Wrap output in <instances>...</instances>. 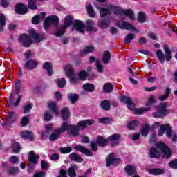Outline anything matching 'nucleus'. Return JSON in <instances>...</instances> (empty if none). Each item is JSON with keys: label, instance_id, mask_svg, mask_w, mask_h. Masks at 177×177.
<instances>
[{"label": "nucleus", "instance_id": "f257e3e1", "mask_svg": "<svg viewBox=\"0 0 177 177\" xmlns=\"http://www.w3.org/2000/svg\"><path fill=\"white\" fill-rule=\"evenodd\" d=\"M95 124L93 120H85L80 121L76 126L68 124V122H63L60 126V132L67 131L70 136H78L80 129H85L88 125H93Z\"/></svg>", "mask_w": 177, "mask_h": 177}, {"label": "nucleus", "instance_id": "f03ea898", "mask_svg": "<svg viewBox=\"0 0 177 177\" xmlns=\"http://www.w3.org/2000/svg\"><path fill=\"white\" fill-rule=\"evenodd\" d=\"M149 154L152 158H157V157H160V154H162L164 158H170L172 156L171 149L164 142H158L156 149L151 148L149 150Z\"/></svg>", "mask_w": 177, "mask_h": 177}, {"label": "nucleus", "instance_id": "7ed1b4c3", "mask_svg": "<svg viewBox=\"0 0 177 177\" xmlns=\"http://www.w3.org/2000/svg\"><path fill=\"white\" fill-rule=\"evenodd\" d=\"M30 35H22L19 37V42L22 44L23 46L25 48H29L31 45V37L35 39V42L37 44L41 42L43 39H45V35H39L38 33H35V30L31 29L29 30Z\"/></svg>", "mask_w": 177, "mask_h": 177}, {"label": "nucleus", "instance_id": "20e7f679", "mask_svg": "<svg viewBox=\"0 0 177 177\" xmlns=\"http://www.w3.org/2000/svg\"><path fill=\"white\" fill-rule=\"evenodd\" d=\"M73 30L78 31L80 34H84L85 32V30H87V31H95L96 28H95V22L89 19L86 21V27L85 24H84L82 21L80 20H75L73 22Z\"/></svg>", "mask_w": 177, "mask_h": 177}, {"label": "nucleus", "instance_id": "39448f33", "mask_svg": "<svg viewBox=\"0 0 177 177\" xmlns=\"http://www.w3.org/2000/svg\"><path fill=\"white\" fill-rule=\"evenodd\" d=\"M122 102L126 103L128 109L131 110L134 114H143V113H146V111H149L150 110V107H143V108H135V104H133V101L129 97L124 96L121 99Z\"/></svg>", "mask_w": 177, "mask_h": 177}, {"label": "nucleus", "instance_id": "423d86ee", "mask_svg": "<svg viewBox=\"0 0 177 177\" xmlns=\"http://www.w3.org/2000/svg\"><path fill=\"white\" fill-rule=\"evenodd\" d=\"M96 8L100 10V15L101 17H105V16L111 15V12H113L114 15H120V13L122 12L120 7L113 5H109L107 8L96 6Z\"/></svg>", "mask_w": 177, "mask_h": 177}, {"label": "nucleus", "instance_id": "0eeeda50", "mask_svg": "<svg viewBox=\"0 0 177 177\" xmlns=\"http://www.w3.org/2000/svg\"><path fill=\"white\" fill-rule=\"evenodd\" d=\"M168 107V102H162L158 106V111L153 113V117L156 118H161L169 114V111L167 109Z\"/></svg>", "mask_w": 177, "mask_h": 177}, {"label": "nucleus", "instance_id": "6e6552de", "mask_svg": "<svg viewBox=\"0 0 177 177\" xmlns=\"http://www.w3.org/2000/svg\"><path fill=\"white\" fill-rule=\"evenodd\" d=\"M73 23V17L71 15H67L65 18V22L64 26H62L59 28L55 32V37H62L64 32H66V28L67 27L71 26V24Z\"/></svg>", "mask_w": 177, "mask_h": 177}, {"label": "nucleus", "instance_id": "1a4fd4ad", "mask_svg": "<svg viewBox=\"0 0 177 177\" xmlns=\"http://www.w3.org/2000/svg\"><path fill=\"white\" fill-rule=\"evenodd\" d=\"M160 127V123L156 122L154 123L152 127H151L149 124H145L140 129V133L142 136H147L149 135V133L151 129H154V128H158Z\"/></svg>", "mask_w": 177, "mask_h": 177}, {"label": "nucleus", "instance_id": "9d476101", "mask_svg": "<svg viewBox=\"0 0 177 177\" xmlns=\"http://www.w3.org/2000/svg\"><path fill=\"white\" fill-rule=\"evenodd\" d=\"M22 97H23V95L20 94L15 95L14 93H12L9 100L10 104L11 106H13L14 107H17V106L20 104Z\"/></svg>", "mask_w": 177, "mask_h": 177}, {"label": "nucleus", "instance_id": "9b49d317", "mask_svg": "<svg viewBox=\"0 0 177 177\" xmlns=\"http://www.w3.org/2000/svg\"><path fill=\"white\" fill-rule=\"evenodd\" d=\"M121 162L120 158H115V156L113 153L106 157V167H111V165H118Z\"/></svg>", "mask_w": 177, "mask_h": 177}, {"label": "nucleus", "instance_id": "f8f14e48", "mask_svg": "<svg viewBox=\"0 0 177 177\" xmlns=\"http://www.w3.org/2000/svg\"><path fill=\"white\" fill-rule=\"evenodd\" d=\"M54 23L55 24H59V17L56 15L48 17L44 21V30H48L50 27V24Z\"/></svg>", "mask_w": 177, "mask_h": 177}, {"label": "nucleus", "instance_id": "ddd939ff", "mask_svg": "<svg viewBox=\"0 0 177 177\" xmlns=\"http://www.w3.org/2000/svg\"><path fill=\"white\" fill-rule=\"evenodd\" d=\"M117 26L122 30H128L129 31L135 30L136 32H139V30H138V29H135V27H133V26H132L129 22L120 21L117 24Z\"/></svg>", "mask_w": 177, "mask_h": 177}, {"label": "nucleus", "instance_id": "4468645a", "mask_svg": "<svg viewBox=\"0 0 177 177\" xmlns=\"http://www.w3.org/2000/svg\"><path fill=\"white\" fill-rule=\"evenodd\" d=\"M171 127L169 124H162L160 127L158 136H162L166 131L167 138H171Z\"/></svg>", "mask_w": 177, "mask_h": 177}, {"label": "nucleus", "instance_id": "2eb2a0df", "mask_svg": "<svg viewBox=\"0 0 177 177\" xmlns=\"http://www.w3.org/2000/svg\"><path fill=\"white\" fill-rule=\"evenodd\" d=\"M28 11V8L27 6H24V4L19 3L17 4L15 7V12L19 15H26Z\"/></svg>", "mask_w": 177, "mask_h": 177}, {"label": "nucleus", "instance_id": "dca6fc26", "mask_svg": "<svg viewBox=\"0 0 177 177\" xmlns=\"http://www.w3.org/2000/svg\"><path fill=\"white\" fill-rule=\"evenodd\" d=\"M36 67H38V62L35 59H30L25 64V68L28 70H34Z\"/></svg>", "mask_w": 177, "mask_h": 177}, {"label": "nucleus", "instance_id": "f3484780", "mask_svg": "<svg viewBox=\"0 0 177 177\" xmlns=\"http://www.w3.org/2000/svg\"><path fill=\"white\" fill-rule=\"evenodd\" d=\"M75 150H77L78 151H81V153L86 154V156H88V157H92V156H93L92 151H89L85 147H83L82 145H77L75 147Z\"/></svg>", "mask_w": 177, "mask_h": 177}, {"label": "nucleus", "instance_id": "a211bd4d", "mask_svg": "<svg viewBox=\"0 0 177 177\" xmlns=\"http://www.w3.org/2000/svg\"><path fill=\"white\" fill-rule=\"evenodd\" d=\"M64 70L66 77H73L74 75V68H73V65L67 64L64 66Z\"/></svg>", "mask_w": 177, "mask_h": 177}, {"label": "nucleus", "instance_id": "6ab92c4d", "mask_svg": "<svg viewBox=\"0 0 177 177\" xmlns=\"http://www.w3.org/2000/svg\"><path fill=\"white\" fill-rule=\"evenodd\" d=\"M28 160L32 164H35L39 160V155L36 154L34 151H30L28 155Z\"/></svg>", "mask_w": 177, "mask_h": 177}, {"label": "nucleus", "instance_id": "aec40b11", "mask_svg": "<svg viewBox=\"0 0 177 177\" xmlns=\"http://www.w3.org/2000/svg\"><path fill=\"white\" fill-rule=\"evenodd\" d=\"M61 133H64V131H60V127L57 129L49 137L50 141L57 140Z\"/></svg>", "mask_w": 177, "mask_h": 177}, {"label": "nucleus", "instance_id": "412c9836", "mask_svg": "<svg viewBox=\"0 0 177 177\" xmlns=\"http://www.w3.org/2000/svg\"><path fill=\"white\" fill-rule=\"evenodd\" d=\"M45 16H46V14H45V12H41L39 15H35L32 19V24H38L39 21L45 19Z\"/></svg>", "mask_w": 177, "mask_h": 177}, {"label": "nucleus", "instance_id": "4be33fe9", "mask_svg": "<svg viewBox=\"0 0 177 177\" xmlns=\"http://www.w3.org/2000/svg\"><path fill=\"white\" fill-rule=\"evenodd\" d=\"M120 138H121L120 134H113L108 138V140L111 142L112 146H115V145L118 144Z\"/></svg>", "mask_w": 177, "mask_h": 177}, {"label": "nucleus", "instance_id": "5701e85b", "mask_svg": "<svg viewBox=\"0 0 177 177\" xmlns=\"http://www.w3.org/2000/svg\"><path fill=\"white\" fill-rule=\"evenodd\" d=\"M43 68L47 71L48 75H52L53 68V65L52 64V63L49 62H45L43 65Z\"/></svg>", "mask_w": 177, "mask_h": 177}, {"label": "nucleus", "instance_id": "b1692460", "mask_svg": "<svg viewBox=\"0 0 177 177\" xmlns=\"http://www.w3.org/2000/svg\"><path fill=\"white\" fill-rule=\"evenodd\" d=\"M17 119V115L15 112H10L6 118V124H13Z\"/></svg>", "mask_w": 177, "mask_h": 177}, {"label": "nucleus", "instance_id": "393cba45", "mask_svg": "<svg viewBox=\"0 0 177 177\" xmlns=\"http://www.w3.org/2000/svg\"><path fill=\"white\" fill-rule=\"evenodd\" d=\"M110 59H111V55L109 51H104L102 55V62L104 64H109L110 63Z\"/></svg>", "mask_w": 177, "mask_h": 177}, {"label": "nucleus", "instance_id": "a878e982", "mask_svg": "<svg viewBox=\"0 0 177 177\" xmlns=\"http://www.w3.org/2000/svg\"><path fill=\"white\" fill-rule=\"evenodd\" d=\"M126 172L129 175H136V167L133 165H127L124 168Z\"/></svg>", "mask_w": 177, "mask_h": 177}, {"label": "nucleus", "instance_id": "bb28decb", "mask_svg": "<svg viewBox=\"0 0 177 177\" xmlns=\"http://www.w3.org/2000/svg\"><path fill=\"white\" fill-rule=\"evenodd\" d=\"M164 50L165 54V60H167V62H170L172 59V54H171V50H169L168 46H164Z\"/></svg>", "mask_w": 177, "mask_h": 177}, {"label": "nucleus", "instance_id": "cd10ccee", "mask_svg": "<svg viewBox=\"0 0 177 177\" xmlns=\"http://www.w3.org/2000/svg\"><path fill=\"white\" fill-rule=\"evenodd\" d=\"M78 169V167L75 165H73L68 169V174L70 177H76L77 173H75V171Z\"/></svg>", "mask_w": 177, "mask_h": 177}, {"label": "nucleus", "instance_id": "c85d7f7f", "mask_svg": "<svg viewBox=\"0 0 177 177\" xmlns=\"http://www.w3.org/2000/svg\"><path fill=\"white\" fill-rule=\"evenodd\" d=\"M48 107H49L50 110H51V111H53V113H55V114L56 115H57V114H59V112L57 111V106L56 102H55L53 101H50L48 103Z\"/></svg>", "mask_w": 177, "mask_h": 177}, {"label": "nucleus", "instance_id": "c756f323", "mask_svg": "<svg viewBox=\"0 0 177 177\" xmlns=\"http://www.w3.org/2000/svg\"><path fill=\"white\" fill-rule=\"evenodd\" d=\"M70 158L73 161H75L76 162H82L84 161V159L80 156V155L75 153H72L70 154Z\"/></svg>", "mask_w": 177, "mask_h": 177}, {"label": "nucleus", "instance_id": "7c9ffc66", "mask_svg": "<svg viewBox=\"0 0 177 177\" xmlns=\"http://www.w3.org/2000/svg\"><path fill=\"white\" fill-rule=\"evenodd\" d=\"M62 120H68L70 118V111L67 108H63L61 111Z\"/></svg>", "mask_w": 177, "mask_h": 177}, {"label": "nucleus", "instance_id": "2f4dec72", "mask_svg": "<svg viewBox=\"0 0 177 177\" xmlns=\"http://www.w3.org/2000/svg\"><path fill=\"white\" fill-rule=\"evenodd\" d=\"M95 50V47L92 46H88L84 49H83L80 53L82 56H84V55H88V53H92Z\"/></svg>", "mask_w": 177, "mask_h": 177}, {"label": "nucleus", "instance_id": "473e14b6", "mask_svg": "<svg viewBox=\"0 0 177 177\" xmlns=\"http://www.w3.org/2000/svg\"><path fill=\"white\" fill-rule=\"evenodd\" d=\"M78 97H80L78 94H73L71 93H69L68 94V99L70 100V102H71V103H72V104H74V103H75V102H77V100H78Z\"/></svg>", "mask_w": 177, "mask_h": 177}, {"label": "nucleus", "instance_id": "72a5a7b5", "mask_svg": "<svg viewBox=\"0 0 177 177\" xmlns=\"http://www.w3.org/2000/svg\"><path fill=\"white\" fill-rule=\"evenodd\" d=\"M84 91L87 92H93L95 91V86L91 83L84 84L82 86Z\"/></svg>", "mask_w": 177, "mask_h": 177}, {"label": "nucleus", "instance_id": "f704fd0d", "mask_svg": "<svg viewBox=\"0 0 177 177\" xmlns=\"http://www.w3.org/2000/svg\"><path fill=\"white\" fill-rule=\"evenodd\" d=\"M21 136L23 139H29V140H32L34 136L32 135V133L31 131H23L21 133Z\"/></svg>", "mask_w": 177, "mask_h": 177}, {"label": "nucleus", "instance_id": "c9c22d12", "mask_svg": "<svg viewBox=\"0 0 177 177\" xmlns=\"http://www.w3.org/2000/svg\"><path fill=\"white\" fill-rule=\"evenodd\" d=\"M147 17V15H146V13L144 12H138L137 20L139 21V23H145V21H146Z\"/></svg>", "mask_w": 177, "mask_h": 177}, {"label": "nucleus", "instance_id": "e433bc0d", "mask_svg": "<svg viewBox=\"0 0 177 177\" xmlns=\"http://www.w3.org/2000/svg\"><path fill=\"white\" fill-rule=\"evenodd\" d=\"M139 125V122L137 120H132L129 122L127 124L128 129H130V131H133L136 127Z\"/></svg>", "mask_w": 177, "mask_h": 177}, {"label": "nucleus", "instance_id": "4c0bfd02", "mask_svg": "<svg viewBox=\"0 0 177 177\" xmlns=\"http://www.w3.org/2000/svg\"><path fill=\"white\" fill-rule=\"evenodd\" d=\"M151 175H162L164 174L163 169H151L149 170Z\"/></svg>", "mask_w": 177, "mask_h": 177}, {"label": "nucleus", "instance_id": "58836bf2", "mask_svg": "<svg viewBox=\"0 0 177 177\" xmlns=\"http://www.w3.org/2000/svg\"><path fill=\"white\" fill-rule=\"evenodd\" d=\"M123 13L124 15H125V16L129 17L131 20L135 19V15L133 14V12L131 10H124Z\"/></svg>", "mask_w": 177, "mask_h": 177}, {"label": "nucleus", "instance_id": "ea45409f", "mask_svg": "<svg viewBox=\"0 0 177 177\" xmlns=\"http://www.w3.org/2000/svg\"><path fill=\"white\" fill-rule=\"evenodd\" d=\"M28 6L29 9H32V10H35L37 9L38 6L37 5V0H30L28 1Z\"/></svg>", "mask_w": 177, "mask_h": 177}, {"label": "nucleus", "instance_id": "a19ab883", "mask_svg": "<svg viewBox=\"0 0 177 177\" xmlns=\"http://www.w3.org/2000/svg\"><path fill=\"white\" fill-rule=\"evenodd\" d=\"M169 93H171V89H169V88H166L165 94L159 97L160 102H164V100H167V98L169 97Z\"/></svg>", "mask_w": 177, "mask_h": 177}, {"label": "nucleus", "instance_id": "79ce46f5", "mask_svg": "<svg viewBox=\"0 0 177 177\" xmlns=\"http://www.w3.org/2000/svg\"><path fill=\"white\" fill-rule=\"evenodd\" d=\"M135 39V35L133 33H129L124 38V44H131V41Z\"/></svg>", "mask_w": 177, "mask_h": 177}, {"label": "nucleus", "instance_id": "37998d69", "mask_svg": "<svg viewBox=\"0 0 177 177\" xmlns=\"http://www.w3.org/2000/svg\"><path fill=\"white\" fill-rule=\"evenodd\" d=\"M97 143L99 146H107V140L102 136L97 138Z\"/></svg>", "mask_w": 177, "mask_h": 177}, {"label": "nucleus", "instance_id": "c03bdc74", "mask_svg": "<svg viewBox=\"0 0 177 177\" xmlns=\"http://www.w3.org/2000/svg\"><path fill=\"white\" fill-rule=\"evenodd\" d=\"M55 82L59 88H64L66 86V79L64 78L55 80Z\"/></svg>", "mask_w": 177, "mask_h": 177}, {"label": "nucleus", "instance_id": "a18cd8bd", "mask_svg": "<svg viewBox=\"0 0 177 177\" xmlns=\"http://www.w3.org/2000/svg\"><path fill=\"white\" fill-rule=\"evenodd\" d=\"M156 56L160 63H164V62H165V58L164 57V53H162V50H158L156 52Z\"/></svg>", "mask_w": 177, "mask_h": 177}, {"label": "nucleus", "instance_id": "49530a36", "mask_svg": "<svg viewBox=\"0 0 177 177\" xmlns=\"http://www.w3.org/2000/svg\"><path fill=\"white\" fill-rule=\"evenodd\" d=\"M6 17L3 14H0V31H2V27H5L6 25Z\"/></svg>", "mask_w": 177, "mask_h": 177}, {"label": "nucleus", "instance_id": "de8ad7c7", "mask_svg": "<svg viewBox=\"0 0 177 177\" xmlns=\"http://www.w3.org/2000/svg\"><path fill=\"white\" fill-rule=\"evenodd\" d=\"M103 91L106 93L113 92V85L111 83H106L103 86Z\"/></svg>", "mask_w": 177, "mask_h": 177}, {"label": "nucleus", "instance_id": "09e8293b", "mask_svg": "<svg viewBox=\"0 0 177 177\" xmlns=\"http://www.w3.org/2000/svg\"><path fill=\"white\" fill-rule=\"evenodd\" d=\"M79 79L81 80V81H85L86 80V77H88V73L86 71H81L78 73Z\"/></svg>", "mask_w": 177, "mask_h": 177}, {"label": "nucleus", "instance_id": "8fccbe9b", "mask_svg": "<svg viewBox=\"0 0 177 177\" xmlns=\"http://www.w3.org/2000/svg\"><path fill=\"white\" fill-rule=\"evenodd\" d=\"M68 78H70V82L72 85H77L80 82V78L75 77V73L73 76H69Z\"/></svg>", "mask_w": 177, "mask_h": 177}, {"label": "nucleus", "instance_id": "3c124183", "mask_svg": "<svg viewBox=\"0 0 177 177\" xmlns=\"http://www.w3.org/2000/svg\"><path fill=\"white\" fill-rule=\"evenodd\" d=\"M87 12L90 17H95V16H96V12H95V10H93V7L92 6H87Z\"/></svg>", "mask_w": 177, "mask_h": 177}, {"label": "nucleus", "instance_id": "603ef678", "mask_svg": "<svg viewBox=\"0 0 177 177\" xmlns=\"http://www.w3.org/2000/svg\"><path fill=\"white\" fill-rule=\"evenodd\" d=\"M98 24L102 28H107L109 27V24H110V22L106 21L104 19H101L99 21Z\"/></svg>", "mask_w": 177, "mask_h": 177}, {"label": "nucleus", "instance_id": "864d4df0", "mask_svg": "<svg viewBox=\"0 0 177 177\" xmlns=\"http://www.w3.org/2000/svg\"><path fill=\"white\" fill-rule=\"evenodd\" d=\"M102 109L103 110H109L110 109V103L109 101H102L100 104Z\"/></svg>", "mask_w": 177, "mask_h": 177}, {"label": "nucleus", "instance_id": "5fc2aeb1", "mask_svg": "<svg viewBox=\"0 0 177 177\" xmlns=\"http://www.w3.org/2000/svg\"><path fill=\"white\" fill-rule=\"evenodd\" d=\"M72 150L71 147H67L61 148L60 151L62 154H68V153H71Z\"/></svg>", "mask_w": 177, "mask_h": 177}, {"label": "nucleus", "instance_id": "6e6d98bb", "mask_svg": "<svg viewBox=\"0 0 177 177\" xmlns=\"http://www.w3.org/2000/svg\"><path fill=\"white\" fill-rule=\"evenodd\" d=\"M12 149H13V152L15 153H19V151L21 149V147H20V145H19V143L15 142L12 145Z\"/></svg>", "mask_w": 177, "mask_h": 177}, {"label": "nucleus", "instance_id": "4d7b16f0", "mask_svg": "<svg viewBox=\"0 0 177 177\" xmlns=\"http://www.w3.org/2000/svg\"><path fill=\"white\" fill-rule=\"evenodd\" d=\"M29 120H30V118H28V116L23 117L21 122V127H26V125H27V124H28Z\"/></svg>", "mask_w": 177, "mask_h": 177}, {"label": "nucleus", "instance_id": "13d9d810", "mask_svg": "<svg viewBox=\"0 0 177 177\" xmlns=\"http://www.w3.org/2000/svg\"><path fill=\"white\" fill-rule=\"evenodd\" d=\"M32 109V104H27L24 106V113L28 114V113H30V111H31Z\"/></svg>", "mask_w": 177, "mask_h": 177}, {"label": "nucleus", "instance_id": "bf43d9fd", "mask_svg": "<svg viewBox=\"0 0 177 177\" xmlns=\"http://www.w3.org/2000/svg\"><path fill=\"white\" fill-rule=\"evenodd\" d=\"M169 167L173 169H177V159L169 162Z\"/></svg>", "mask_w": 177, "mask_h": 177}, {"label": "nucleus", "instance_id": "052dcab7", "mask_svg": "<svg viewBox=\"0 0 177 177\" xmlns=\"http://www.w3.org/2000/svg\"><path fill=\"white\" fill-rule=\"evenodd\" d=\"M96 68L98 73H103V66L98 60L96 61Z\"/></svg>", "mask_w": 177, "mask_h": 177}, {"label": "nucleus", "instance_id": "680f3d73", "mask_svg": "<svg viewBox=\"0 0 177 177\" xmlns=\"http://www.w3.org/2000/svg\"><path fill=\"white\" fill-rule=\"evenodd\" d=\"M44 120L45 121H50L52 120V114L50 111H46L44 113Z\"/></svg>", "mask_w": 177, "mask_h": 177}, {"label": "nucleus", "instance_id": "e2e57ef3", "mask_svg": "<svg viewBox=\"0 0 177 177\" xmlns=\"http://www.w3.org/2000/svg\"><path fill=\"white\" fill-rule=\"evenodd\" d=\"M156 96L154 95H149V100H148V103L149 105L151 104H154V103H156Z\"/></svg>", "mask_w": 177, "mask_h": 177}, {"label": "nucleus", "instance_id": "0e129e2a", "mask_svg": "<svg viewBox=\"0 0 177 177\" xmlns=\"http://www.w3.org/2000/svg\"><path fill=\"white\" fill-rule=\"evenodd\" d=\"M99 121L102 124H109V122H110L111 121V119H110L109 118H102L99 119Z\"/></svg>", "mask_w": 177, "mask_h": 177}, {"label": "nucleus", "instance_id": "69168bd1", "mask_svg": "<svg viewBox=\"0 0 177 177\" xmlns=\"http://www.w3.org/2000/svg\"><path fill=\"white\" fill-rule=\"evenodd\" d=\"M169 138L171 139L172 142H177V133H172V129H171V136Z\"/></svg>", "mask_w": 177, "mask_h": 177}, {"label": "nucleus", "instance_id": "338daca9", "mask_svg": "<svg viewBox=\"0 0 177 177\" xmlns=\"http://www.w3.org/2000/svg\"><path fill=\"white\" fill-rule=\"evenodd\" d=\"M9 173L10 175H16V174L19 173V169L17 167H12L10 169Z\"/></svg>", "mask_w": 177, "mask_h": 177}, {"label": "nucleus", "instance_id": "774afa93", "mask_svg": "<svg viewBox=\"0 0 177 177\" xmlns=\"http://www.w3.org/2000/svg\"><path fill=\"white\" fill-rule=\"evenodd\" d=\"M10 162H12V164H17V162H19V158L15 156H11Z\"/></svg>", "mask_w": 177, "mask_h": 177}]
</instances>
